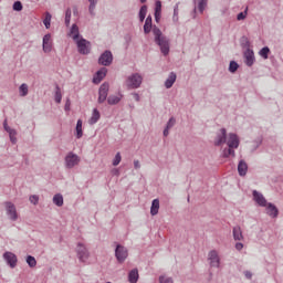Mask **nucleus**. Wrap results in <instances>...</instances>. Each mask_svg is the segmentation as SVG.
Returning <instances> with one entry per match:
<instances>
[{
  "label": "nucleus",
  "mask_w": 283,
  "mask_h": 283,
  "mask_svg": "<svg viewBox=\"0 0 283 283\" xmlns=\"http://www.w3.org/2000/svg\"><path fill=\"white\" fill-rule=\"evenodd\" d=\"M216 147H222V145H228V148H224L222 151L223 158H229V156L235 157V150L240 147V138L238 135L230 133L227 136V129L221 128L217 132L214 137Z\"/></svg>",
  "instance_id": "1"
},
{
  "label": "nucleus",
  "mask_w": 283,
  "mask_h": 283,
  "mask_svg": "<svg viewBox=\"0 0 283 283\" xmlns=\"http://www.w3.org/2000/svg\"><path fill=\"white\" fill-rule=\"evenodd\" d=\"M153 34L155 36V43L160 48V52L164 56H167V54H169V39L163 35V31H160L158 27L153 28Z\"/></svg>",
  "instance_id": "2"
},
{
  "label": "nucleus",
  "mask_w": 283,
  "mask_h": 283,
  "mask_svg": "<svg viewBox=\"0 0 283 283\" xmlns=\"http://www.w3.org/2000/svg\"><path fill=\"white\" fill-rule=\"evenodd\" d=\"M142 83H143V76H140V74L138 73H135L128 76L126 80V85L127 87H130V90H138Z\"/></svg>",
  "instance_id": "3"
},
{
  "label": "nucleus",
  "mask_w": 283,
  "mask_h": 283,
  "mask_svg": "<svg viewBox=\"0 0 283 283\" xmlns=\"http://www.w3.org/2000/svg\"><path fill=\"white\" fill-rule=\"evenodd\" d=\"M81 163V157L74 153H69L65 157V167L67 169H73V167H76Z\"/></svg>",
  "instance_id": "4"
},
{
  "label": "nucleus",
  "mask_w": 283,
  "mask_h": 283,
  "mask_svg": "<svg viewBox=\"0 0 283 283\" xmlns=\"http://www.w3.org/2000/svg\"><path fill=\"white\" fill-rule=\"evenodd\" d=\"M7 216L14 222L19 220V213H17V206L14 203L7 201L4 202Z\"/></svg>",
  "instance_id": "5"
},
{
  "label": "nucleus",
  "mask_w": 283,
  "mask_h": 283,
  "mask_svg": "<svg viewBox=\"0 0 283 283\" xmlns=\"http://www.w3.org/2000/svg\"><path fill=\"white\" fill-rule=\"evenodd\" d=\"M76 251L80 262H87L90 258V252L87 251V248L83 245V243L77 244Z\"/></svg>",
  "instance_id": "6"
},
{
  "label": "nucleus",
  "mask_w": 283,
  "mask_h": 283,
  "mask_svg": "<svg viewBox=\"0 0 283 283\" xmlns=\"http://www.w3.org/2000/svg\"><path fill=\"white\" fill-rule=\"evenodd\" d=\"M80 54H90V41L81 38L80 40L75 41Z\"/></svg>",
  "instance_id": "7"
},
{
  "label": "nucleus",
  "mask_w": 283,
  "mask_h": 283,
  "mask_svg": "<svg viewBox=\"0 0 283 283\" xmlns=\"http://www.w3.org/2000/svg\"><path fill=\"white\" fill-rule=\"evenodd\" d=\"M129 253L127 252V249L123 245H117L115 250V258L118 262L123 263L125 260H127V256Z\"/></svg>",
  "instance_id": "8"
},
{
  "label": "nucleus",
  "mask_w": 283,
  "mask_h": 283,
  "mask_svg": "<svg viewBox=\"0 0 283 283\" xmlns=\"http://www.w3.org/2000/svg\"><path fill=\"white\" fill-rule=\"evenodd\" d=\"M208 260L211 266L219 268L220 266V255H218V251L211 250L208 253Z\"/></svg>",
  "instance_id": "9"
},
{
  "label": "nucleus",
  "mask_w": 283,
  "mask_h": 283,
  "mask_svg": "<svg viewBox=\"0 0 283 283\" xmlns=\"http://www.w3.org/2000/svg\"><path fill=\"white\" fill-rule=\"evenodd\" d=\"M99 65H112V61H114V56L112 55V52L106 51L99 56Z\"/></svg>",
  "instance_id": "10"
},
{
  "label": "nucleus",
  "mask_w": 283,
  "mask_h": 283,
  "mask_svg": "<svg viewBox=\"0 0 283 283\" xmlns=\"http://www.w3.org/2000/svg\"><path fill=\"white\" fill-rule=\"evenodd\" d=\"M109 92V84L104 83L99 87L98 103H105L107 101V94Z\"/></svg>",
  "instance_id": "11"
},
{
  "label": "nucleus",
  "mask_w": 283,
  "mask_h": 283,
  "mask_svg": "<svg viewBox=\"0 0 283 283\" xmlns=\"http://www.w3.org/2000/svg\"><path fill=\"white\" fill-rule=\"evenodd\" d=\"M3 259L6 260L7 264H9V266L11 269H14V266H17V254L12 253V252H6L3 254Z\"/></svg>",
  "instance_id": "12"
},
{
  "label": "nucleus",
  "mask_w": 283,
  "mask_h": 283,
  "mask_svg": "<svg viewBox=\"0 0 283 283\" xmlns=\"http://www.w3.org/2000/svg\"><path fill=\"white\" fill-rule=\"evenodd\" d=\"M43 52H45L46 54L52 52V35L51 34H45L43 36Z\"/></svg>",
  "instance_id": "13"
},
{
  "label": "nucleus",
  "mask_w": 283,
  "mask_h": 283,
  "mask_svg": "<svg viewBox=\"0 0 283 283\" xmlns=\"http://www.w3.org/2000/svg\"><path fill=\"white\" fill-rule=\"evenodd\" d=\"M253 198L259 207H266V205H269V202H266V199L264 198V195L258 192L256 190L253 191Z\"/></svg>",
  "instance_id": "14"
},
{
  "label": "nucleus",
  "mask_w": 283,
  "mask_h": 283,
  "mask_svg": "<svg viewBox=\"0 0 283 283\" xmlns=\"http://www.w3.org/2000/svg\"><path fill=\"white\" fill-rule=\"evenodd\" d=\"M265 212L270 218H277L280 211L277 210V207L273 203H266L265 206Z\"/></svg>",
  "instance_id": "15"
},
{
  "label": "nucleus",
  "mask_w": 283,
  "mask_h": 283,
  "mask_svg": "<svg viewBox=\"0 0 283 283\" xmlns=\"http://www.w3.org/2000/svg\"><path fill=\"white\" fill-rule=\"evenodd\" d=\"M161 15H163V2L160 0H157L155 2V20L157 23H159Z\"/></svg>",
  "instance_id": "16"
},
{
  "label": "nucleus",
  "mask_w": 283,
  "mask_h": 283,
  "mask_svg": "<svg viewBox=\"0 0 283 283\" xmlns=\"http://www.w3.org/2000/svg\"><path fill=\"white\" fill-rule=\"evenodd\" d=\"M244 59H245V63L249 67H251V65H253L254 61H255V55L253 53L252 50L248 49L244 52Z\"/></svg>",
  "instance_id": "17"
},
{
  "label": "nucleus",
  "mask_w": 283,
  "mask_h": 283,
  "mask_svg": "<svg viewBox=\"0 0 283 283\" xmlns=\"http://www.w3.org/2000/svg\"><path fill=\"white\" fill-rule=\"evenodd\" d=\"M208 0H195V9L193 12L199 10L200 14L205 12V9L207 8Z\"/></svg>",
  "instance_id": "18"
},
{
  "label": "nucleus",
  "mask_w": 283,
  "mask_h": 283,
  "mask_svg": "<svg viewBox=\"0 0 283 283\" xmlns=\"http://www.w3.org/2000/svg\"><path fill=\"white\" fill-rule=\"evenodd\" d=\"M105 76H107V70L102 67L99 71H97L96 76H94L93 83L98 85V83H101Z\"/></svg>",
  "instance_id": "19"
},
{
  "label": "nucleus",
  "mask_w": 283,
  "mask_h": 283,
  "mask_svg": "<svg viewBox=\"0 0 283 283\" xmlns=\"http://www.w3.org/2000/svg\"><path fill=\"white\" fill-rule=\"evenodd\" d=\"M69 36H71V39H73V41H75V42L81 39V34L78 32V25H76V24L72 25Z\"/></svg>",
  "instance_id": "20"
},
{
  "label": "nucleus",
  "mask_w": 283,
  "mask_h": 283,
  "mask_svg": "<svg viewBox=\"0 0 283 283\" xmlns=\"http://www.w3.org/2000/svg\"><path fill=\"white\" fill-rule=\"evenodd\" d=\"M98 120H101V112H98V109L94 108L93 114H92L91 118L88 119V125H96V123H98Z\"/></svg>",
  "instance_id": "21"
},
{
  "label": "nucleus",
  "mask_w": 283,
  "mask_h": 283,
  "mask_svg": "<svg viewBox=\"0 0 283 283\" xmlns=\"http://www.w3.org/2000/svg\"><path fill=\"white\" fill-rule=\"evenodd\" d=\"M232 233H233L234 240L239 242L244 240V235L242 234V228H240V226L234 227L232 230Z\"/></svg>",
  "instance_id": "22"
},
{
  "label": "nucleus",
  "mask_w": 283,
  "mask_h": 283,
  "mask_svg": "<svg viewBox=\"0 0 283 283\" xmlns=\"http://www.w3.org/2000/svg\"><path fill=\"white\" fill-rule=\"evenodd\" d=\"M176 78H177L176 73H174V72L170 73L169 76H168V78H167L166 82H165V87H166L167 90L174 87V83H176Z\"/></svg>",
  "instance_id": "23"
},
{
  "label": "nucleus",
  "mask_w": 283,
  "mask_h": 283,
  "mask_svg": "<svg viewBox=\"0 0 283 283\" xmlns=\"http://www.w3.org/2000/svg\"><path fill=\"white\" fill-rule=\"evenodd\" d=\"M238 171L241 176H247V171H249V166L245 160H241L238 165Z\"/></svg>",
  "instance_id": "24"
},
{
  "label": "nucleus",
  "mask_w": 283,
  "mask_h": 283,
  "mask_svg": "<svg viewBox=\"0 0 283 283\" xmlns=\"http://www.w3.org/2000/svg\"><path fill=\"white\" fill-rule=\"evenodd\" d=\"M159 209H160V201L158 199H154L150 207V214L158 216Z\"/></svg>",
  "instance_id": "25"
},
{
  "label": "nucleus",
  "mask_w": 283,
  "mask_h": 283,
  "mask_svg": "<svg viewBox=\"0 0 283 283\" xmlns=\"http://www.w3.org/2000/svg\"><path fill=\"white\" fill-rule=\"evenodd\" d=\"M128 281L130 283L138 282V269H134L128 273Z\"/></svg>",
  "instance_id": "26"
},
{
  "label": "nucleus",
  "mask_w": 283,
  "mask_h": 283,
  "mask_svg": "<svg viewBox=\"0 0 283 283\" xmlns=\"http://www.w3.org/2000/svg\"><path fill=\"white\" fill-rule=\"evenodd\" d=\"M120 98H123V95H111L107 98L108 105H117V103H120Z\"/></svg>",
  "instance_id": "27"
},
{
  "label": "nucleus",
  "mask_w": 283,
  "mask_h": 283,
  "mask_svg": "<svg viewBox=\"0 0 283 283\" xmlns=\"http://www.w3.org/2000/svg\"><path fill=\"white\" fill-rule=\"evenodd\" d=\"M144 32L145 34H149V32H151V15H148L146 18V21L144 24Z\"/></svg>",
  "instance_id": "28"
},
{
  "label": "nucleus",
  "mask_w": 283,
  "mask_h": 283,
  "mask_svg": "<svg viewBox=\"0 0 283 283\" xmlns=\"http://www.w3.org/2000/svg\"><path fill=\"white\" fill-rule=\"evenodd\" d=\"M76 138H83V120L78 119L76 124Z\"/></svg>",
  "instance_id": "29"
},
{
  "label": "nucleus",
  "mask_w": 283,
  "mask_h": 283,
  "mask_svg": "<svg viewBox=\"0 0 283 283\" xmlns=\"http://www.w3.org/2000/svg\"><path fill=\"white\" fill-rule=\"evenodd\" d=\"M53 202L56 205V207H63V195L57 193L53 197Z\"/></svg>",
  "instance_id": "30"
},
{
  "label": "nucleus",
  "mask_w": 283,
  "mask_h": 283,
  "mask_svg": "<svg viewBox=\"0 0 283 283\" xmlns=\"http://www.w3.org/2000/svg\"><path fill=\"white\" fill-rule=\"evenodd\" d=\"M43 23H44L46 30H50V25L52 23V14H50V12L45 13V18L43 20Z\"/></svg>",
  "instance_id": "31"
},
{
  "label": "nucleus",
  "mask_w": 283,
  "mask_h": 283,
  "mask_svg": "<svg viewBox=\"0 0 283 283\" xmlns=\"http://www.w3.org/2000/svg\"><path fill=\"white\" fill-rule=\"evenodd\" d=\"M145 17H147V6H143L139 10V20L142 23L145 21Z\"/></svg>",
  "instance_id": "32"
},
{
  "label": "nucleus",
  "mask_w": 283,
  "mask_h": 283,
  "mask_svg": "<svg viewBox=\"0 0 283 283\" xmlns=\"http://www.w3.org/2000/svg\"><path fill=\"white\" fill-rule=\"evenodd\" d=\"M27 264H28L31 269H34V266H36V259H34V256H32V255H28V256H27Z\"/></svg>",
  "instance_id": "33"
},
{
  "label": "nucleus",
  "mask_w": 283,
  "mask_h": 283,
  "mask_svg": "<svg viewBox=\"0 0 283 283\" xmlns=\"http://www.w3.org/2000/svg\"><path fill=\"white\" fill-rule=\"evenodd\" d=\"M63 95L61 94V87H55V103H61Z\"/></svg>",
  "instance_id": "34"
},
{
  "label": "nucleus",
  "mask_w": 283,
  "mask_h": 283,
  "mask_svg": "<svg viewBox=\"0 0 283 283\" xmlns=\"http://www.w3.org/2000/svg\"><path fill=\"white\" fill-rule=\"evenodd\" d=\"M269 52H271V50L268 46H264L260 52V56H262V59H269Z\"/></svg>",
  "instance_id": "35"
},
{
  "label": "nucleus",
  "mask_w": 283,
  "mask_h": 283,
  "mask_svg": "<svg viewBox=\"0 0 283 283\" xmlns=\"http://www.w3.org/2000/svg\"><path fill=\"white\" fill-rule=\"evenodd\" d=\"M19 92L20 96H28V84H21Z\"/></svg>",
  "instance_id": "36"
},
{
  "label": "nucleus",
  "mask_w": 283,
  "mask_h": 283,
  "mask_svg": "<svg viewBox=\"0 0 283 283\" xmlns=\"http://www.w3.org/2000/svg\"><path fill=\"white\" fill-rule=\"evenodd\" d=\"M122 160H123V157L120 156V153H117L113 160V166L118 167V165H120Z\"/></svg>",
  "instance_id": "37"
},
{
  "label": "nucleus",
  "mask_w": 283,
  "mask_h": 283,
  "mask_svg": "<svg viewBox=\"0 0 283 283\" xmlns=\"http://www.w3.org/2000/svg\"><path fill=\"white\" fill-rule=\"evenodd\" d=\"M88 2L91 3L88 7L90 13L94 14V10H96L97 0H88Z\"/></svg>",
  "instance_id": "38"
},
{
  "label": "nucleus",
  "mask_w": 283,
  "mask_h": 283,
  "mask_svg": "<svg viewBox=\"0 0 283 283\" xmlns=\"http://www.w3.org/2000/svg\"><path fill=\"white\" fill-rule=\"evenodd\" d=\"M71 19H72V9H66V12H65V23H66V25H70Z\"/></svg>",
  "instance_id": "39"
},
{
  "label": "nucleus",
  "mask_w": 283,
  "mask_h": 283,
  "mask_svg": "<svg viewBox=\"0 0 283 283\" xmlns=\"http://www.w3.org/2000/svg\"><path fill=\"white\" fill-rule=\"evenodd\" d=\"M238 67H240V66L238 65V63L235 61L230 62V66H229L230 72H232V73L238 72Z\"/></svg>",
  "instance_id": "40"
},
{
  "label": "nucleus",
  "mask_w": 283,
  "mask_h": 283,
  "mask_svg": "<svg viewBox=\"0 0 283 283\" xmlns=\"http://www.w3.org/2000/svg\"><path fill=\"white\" fill-rule=\"evenodd\" d=\"M9 136H10L11 143H13V145H14L17 143V130H14V129L9 130Z\"/></svg>",
  "instance_id": "41"
},
{
  "label": "nucleus",
  "mask_w": 283,
  "mask_h": 283,
  "mask_svg": "<svg viewBox=\"0 0 283 283\" xmlns=\"http://www.w3.org/2000/svg\"><path fill=\"white\" fill-rule=\"evenodd\" d=\"M13 10H15V12H21V10H23V4L20 1L14 2Z\"/></svg>",
  "instance_id": "42"
},
{
  "label": "nucleus",
  "mask_w": 283,
  "mask_h": 283,
  "mask_svg": "<svg viewBox=\"0 0 283 283\" xmlns=\"http://www.w3.org/2000/svg\"><path fill=\"white\" fill-rule=\"evenodd\" d=\"M159 282L160 283H174V280L171 277L160 276Z\"/></svg>",
  "instance_id": "43"
},
{
  "label": "nucleus",
  "mask_w": 283,
  "mask_h": 283,
  "mask_svg": "<svg viewBox=\"0 0 283 283\" xmlns=\"http://www.w3.org/2000/svg\"><path fill=\"white\" fill-rule=\"evenodd\" d=\"M247 19V10L243 11V12H240L238 15H237V20L238 21H244Z\"/></svg>",
  "instance_id": "44"
},
{
  "label": "nucleus",
  "mask_w": 283,
  "mask_h": 283,
  "mask_svg": "<svg viewBox=\"0 0 283 283\" xmlns=\"http://www.w3.org/2000/svg\"><path fill=\"white\" fill-rule=\"evenodd\" d=\"M29 200L32 205H39V196L36 195L31 196Z\"/></svg>",
  "instance_id": "45"
},
{
  "label": "nucleus",
  "mask_w": 283,
  "mask_h": 283,
  "mask_svg": "<svg viewBox=\"0 0 283 283\" xmlns=\"http://www.w3.org/2000/svg\"><path fill=\"white\" fill-rule=\"evenodd\" d=\"M174 125H176V118L171 117L168 120L166 128L171 129V127H174Z\"/></svg>",
  "instance_id": "46"
},
{
  "label": "nucleus",
  "mask_w": 283,
  "mask_h": 283,
  "mask_svg": "<svg viewBox=\"0 0 283 283\" xmlns=\"http://www.w3.org/2000/svg\"><path fill=\"white\" fill-rule=\"evenodd\" d=\"M235 249H237V251H242V249H244V244L239 242L235 244Z\"/></svg>",
  "instance_id": "47"
},
{
  "label": "nucleus",
  "mask_w": 283,
  "mask_h": 283,
  "mask_svg": "<svg viewBox=\"0 0 283 283\" xmlns=\"http://www.w3.org/2000/svg\"><path fill=\"white\" fill-rule=\"evenodd\" d=\"M70 105H71V102L70 99H67L64 106L65 112H70Z\"/></svg>",
  "instance_id": "48"
},
{
  "label": "nucleus",
  "mask_w": 283,
  "mask_h": 283,
  "mask_svg": "<svg viewBox=\"0 0 283 283\" xmlns=\"http://www.w3.org/2000/svg\"><path fill=\"white\" fill-rule=\"evenodd\" d=\"M134 167H135V169H140V161L135 160L134 161Z\"/></svg>",
  "instance_id": "49"
},
{
  "label": "nucleus",
  "mask_w": 283,
  "mask_h": 283,
  "mask_svg": "<svg viewBox=\"0 0 283 283\" xmlns=\"http://www.w3.org/2000/svg\"><path fill=\"white\" fill-rule=\"evenodd\" d=\"M4 129H6V132H8V134H10V130H12V128H10V126H8L7 122H4Z\"/></svg>",
  "instance_id": "50"
},
{
  "label": "nucleus",
  "mask_w": 283,
  "mask_h": 283,
  "mask_svg": "<svg viewBox=\"0 0 283 283\" xmlns=\"http://www.w3.org/2000/svg\"><path fill=\"white\" fill-rule=\"evenodd\" d=\"M4 129H6V132H8V134H10V130H12V128H10V126H8L7 122H4Z\"/></svg>",
  "instance_id": "51"
},
{
  "label": "nucleus",
  "mask_w": 283,
  "mask_h": 283,
  "mask_svg": "<svg viewBox=\"0 0 283 283\" xmlns=\"http://www.w3.org/2000/svg\"><path fill=\"white\" fill-rule=\"evenodd\" d=\"M244 275H245V277H247L248 280H251V277H252L253 274H251V272L247 271V272L244 273Z\"/></svg>",
  "instance_id": "52"
},
{
  "label": "nucleus",
  "mask_w": 283,
  "mask_h": 283,
  "mask_svg": "<svg viewBox=\"0 0 283 283\" xmlns=\"http://www.w3.org/2000/svg\"><path fill=\"white\" fill-rule=\"evenodd\" d=\"M169 129H170V128H167V127L164 129V136H165V137L169 136Z\"/></svg>",
  "instance_id": "53"
},
{
  "label": "nucleus",
  "mask_w": 283,
  "mask_h": 283,
  "mask_svg": "<svg viewBox=\"0 0 283 283\" xmlns=\"http://www.w3.org/2000/svg\"><path fill=\"white\" fill-rule=\"evenodd\" d=\"M174 14H175V17H178V6L175 7Z\"/></svg>",
  "instance_id": "54"
},
{
  "label": "nucleus",
  "mask_w": 283,
  "mask_h": 283,
  "mask_svg": "<svg viewBox=\"0 0 283 283\" xmlns=\"http://www.w3.org/2000/svg\"><path fill=\"white\" fill-rule=\"evenodd\" d=\"M133 96H134L135 101H140V96H138V94L134 93Z\"/></svg>",
  "instance_id": "55"
},
{
  "label": "nucleus",
  "mask_w": 283,
  "mask_h": 283,
  "mask_svg": "<svg viewBox=\"0 0 283 283\" xmlns=\"http://www.w3.org/2000/svg\"><path fill=\"white\" fill-rule=\"evenodd\" d=\"M112 174H113L114 176H118L119 171H118V169H113V170H112Z\"/></svg>",
  "instance_id": "56"
},
{
  "label": "nucleus",
  "mask_w": 283,
  "mask_h": 283,
  "mask_svg": "<svg viewBox=\"0 0 283 283\" xmlns=\"http://www.w3.org/2000/svg\"><path fill=\"white\" fill-rule=\"evenodd\" d=\"M142 1V3H145L147 0H140Z\"/></svg>",
  "instance_id": "57"
}]
</instances>
